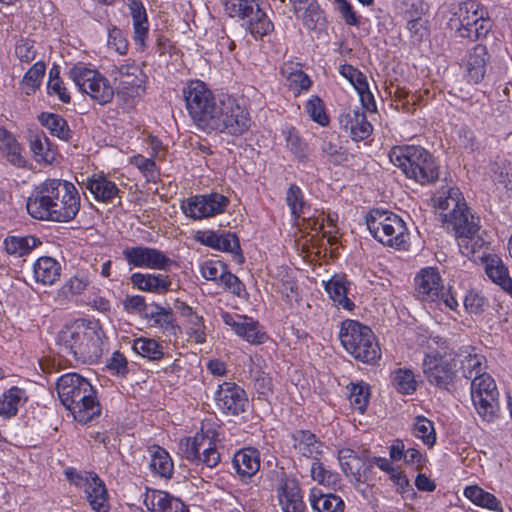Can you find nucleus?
Here are the masks:
<instances>
[{"label": "nucleus", "mask_w": 512, "mask_h": 512, "mask_svg": "<svg viewBox=\"0 0 512 512\" xmlns=\"http://www.w3.org/2000/svg\"><path fill=\"white\" fill-rule=\"evenodd\" d=\"M414 435L420 438L424 444L432 447L436 441L433 422L423 416L416 417L414 422Z\"/></svg>", "instance_id": "48"}, {"label": "nucleus", "mask_w": 512, "mask_h": 512, "mask_svg": "<svg viewBox=\"0 0 512 512\" xmlns=\"http://www.w3.org/2000/svg\"><path fill=\"white\" fill-rule=\"evenodd\" d=\"M341 74L347 78L356 90L366 89L367 80L364 74L351 65H343Z\"/></svg>", "instance_id": "63"}, {"label": "nucleus", "mask_w": 512, "mask_h": 512, "mask_svg": "<svg viewBox=\"0 0 512 512\" xmlns=\"http://www.w3.org/2000/svg\"><path fill=\"white\" fill-rule=\"evenodd\" d=\"M145 504L152 512H189L180 499L161 490H152L147 494Z\"/></svg>", "instance_id": "22"}, {"label": "nucleus", "mask_w": 512, "mask_h": 512, "mask_svg": "<svg viewBox=\"0 0 512 512\" xmlns=\"http://www.w3.org/2000/svg\"><path fill=\"white\" fill-rule=\"evenodd\" d=\"M122 254L127 263L134 267L166 270L173 263L162 251L145 246L126 247Z\"/></svg>", "instance_id": "15"}, {"label": "nucleus", "mask_w": 512, "mask_h": 512, "mask_svg": "<svg viewBox=\"0 0 512 512\" xmlns=\"http://www.w3.org/2000/svg\"><path fill=\"white\" fill-rule=\"evenodd\" d=\"M26 207L35 219L70 222L80 210V195L73 183L48 178L34 187Z\"/></svg>", "instance_id": "1"}, {"label": "nucleus", "mask_w": 512, "mask_h": 512, "mask_svg": "<svg viewBox=\"0 0 512 512\" xmlns=\"http://www.w3.org/2000/svg\"><path fill=\"white\" fill-rule=\"evenodd\" d=\"M86 188L94 195L95 199L102 202H109L119 193L116 184L104 175L88 178Z\"/></svg>", "instance_id": "33"}, {"label": "nucleus", "mask_w": 512, "mask_h": 512, "mask_svg": "<svg viewBox=\"0 0 512 512\" xmlns=\"http://www.w3.org/2000/svg\"><path fill=\"white\" fill-rule=\"evenodd\" d=\"M498 391L493 378L484 373L471 382V398L483 420L492 421L498 411Z\"/></svg>", "instance_id": "11"}, {"label": "nucleus", "mask_w": 512, "mask_h": 512, "mask_svg": "<svg viewBox=\"0 0 512 512\" xmlns=\"http://www.w3.org/2000/svg\"><path fill=\"white\" fill-rule=\"evenodd\" d=\"M295 15L303 21L305 27L314 30L324 24L323 13L316 0H289Z\"/></svg>", "instance_id": "23"}, {"label": "nucleus", "mask_w": 512, "mask_h": 512, "mask_svg": "<svg viewBox=\"0 0 512 512\" xmlns=\"http://www.w3.org/2000/svg\"><path fill=\"white\" fill-rule=\"evenodd\" d=\"M254 0H224V7L230 17L249 18L255 13Z\"/></svg>", "instance_id": "47"}, {"label": "nucleus", "mask_w": 512, "mask_h": 512, "mask_svg": "<svg viewBox=\"0 0 512 512\" xmlns=\"http://www.w3.org/2000/svg\"><path fill=\"white\" fill-rule=\"evenodd\" d=\"M132 348L138 355L151 361L161 360L166 355L164 346L152 338H136L133 341Z\"/></svg>", "instance_id": "39"}, {"label": "nucleus", "mask_w": 512, "mask_h": 512, "mask_svg": "<svg viewBox=\"0 0 512 512\" xmlns=\"http://www.w3.org/2000/svg\"><path fill=\"white\" fill-rule=\"evenodd\" d=\"M187 324V334L189 335L190 339L196 343L205 342V326L203 324V318L197 314L187 320Z\"/></svg>", "instance_id": "60"}, {"label": "nucleus", "mask_w": 512, "mask_h": 512, "mask_svg": "<svg viewBox=\"0 0 512 512\" xmlns=\"http://www.w3.org/2000/svg\"><path fill=\"white\" fill-rule=\"evenodd\" d=\"M286 202L295 218L305 215L306 204L301 189L292 184L286 192Z\"/></svg>", "instance_id": "53"}, {"label": "nucleus", "mask_w": 512, "mask_h": 512, "mask_svg": "<svg viewBox=\"0 0 512 512\" xmlns=\"http://www.w3.org/2000/svg\"><path fill=\"white\" fill-rule=\"evenodd\" d=\"M367 228L383 245L406 249L409 232L401 217L390 211L374 209L366 217Z\"/></svg>", "instance_id": "6"}, {"label": "nucleus", "mask_w": 512, "mask_h": 512, "mask_svg": "<svg viewBox=\"0 0 512 512\" xmlns=\"http://www.w3.org/2000/svg\"><path fill=\"white\" fill-rule=\"evenodd\" d=\"M39 122L46 127L52 135L61 140L69 141L72 138V130L67 121L60 115L43 112L38 116Z\"/></svg>", "instance_id": "37"}, {"label": "nucleus", "mask_w": 512, "mask_h": 512, "mask_svg": "<svg viewBox=\"0 0 512 512\" xmlns=\"http://www.w3.org/2000/svg\"><path fill=\"white\" fill-rule=\"evenodd\" d=\"M213 249L235 254L238 263H242L244 261V257L241 253L239 239L234 233H217L216 243Z\"/></svg>", "instance_id": "46"}, {"label": "nucleus", "mask_w": 512, "mask_h": 512, "mask_svg": "<svg viewBox=\"0 0 512 512\" xmlns=\"http://www.w3.org/2000/svg\"><path fill=\"white\" fill-rule=\"evenodd\" d=\"M464 495L477 506L490 510L501 509L500 501L493 494L483 490L477 485L466 487Z\"/></svg>", "instance_id": "43"}, {"label": "nucleus", "mask_w": 512, "mask_h": 512, "mask_svg": "<svg viewBox=\"0 0 512 512\" xmlns=\"http://www.w3.org/2000/svg\"><path fill=\"white\" fill-rule=\"evenodd\" d=\"M33 270L37 282L52 285L60 277L61 266L54 258L43 256L35 262Z\"/></svg>", "instance_id": "31"}, {"label": "nucleus", "mask_w": 512, "mask_h": 512, "mask_svg": "<svg viewBox=\"0 0 512 512\" xmlns=\"http://www.w3.org/2000/svg\"><path fill=\"white\" fill-rule=\"evenodd\" d=\"M390 94L396 103V108L401 107V109L407 113L414 111V107L419 100V97L415 93H411L406 88L400 86H396L393 91H390Z\"/></svg>", "instance_id": "50"}, {"label": "nucleus", "mask_w": 512, "mask_h": 512, "mask_svg": "<svg viewBox=\"0 0 512 512\" xmlns=\"http://www.w3.org/2000/svg\"><path fill=\"white\" fill-rule=\"evenodd\" d=\"M485 273L495 284L512 296V278L509 276L508 269L502 260L493 256L487 258L485 262Z\"/></svg>", "instance_id": "30"}, {"label": "nucleus", "mask_w": 512, "mask_h": 512, "mask_svg": "<svg viewBox=\"0 0 512 512\" xmlns=\"http://www.w3.org/2000/svg\"><path fill=\"white\" fill-rule=\"evenodd\" d=\"M131 283L142 291L163 294L170 289L171 280L168 275L133 273L130 277Z\"/></svg>", "instance_id": "26"}, {"label": "nucleus", "mask_w": 512, "mask_h": 512, "mask_svg": "<svg viewBox=\"0 0 512 512\" xmlns=\"http://www.w3.org/2000/svg\"><path fill=\"white\" fill-rule=\"evenodd\" d=\"M457 358L456 361L461 364V370L465 378L473 380L486 373L484 371V357L482 355L461 353L457 355Z\"/></svg>", "instance_id": "42"}, {"label": "nucleus", "mask_w": 512, "mask_h": 512, "mask_svg": "<svg viewBox=\"0 0 512 512\" xmlns=\"http://www.w3.org/2000/svg\"><path fill=\"white\" fill-rule=\"evenodd\" d=\"M182 93L193 122L201 130L210 132L212 119L220 106V100L217 101L205 83L199 80L189 82Z\"/></svg>", "instance_id": "8"}, {"label": "nucleus", "mask_w": 512, "mask_h": 512, "mask_svg": "<svg viewBox=\"0 0 512 512\" xmlns=\"http://www.w3.org/2000/svg\"><path fill=\"white\" fill-rule=\"evenodd\" d=\"M249 18V31L255 38H262L274 29L272 21L257 5L255 13Z\"/></svg>", "instance_id": "44"}, {"label": "nucleus", "mask_w": 512, "mask_h": 512, "mask_svg": "<svg viewBox=\"0 0 512 512\" xmlns=\"http://www.w3.org/2000/svg\"><path fill=\"white\" fill-rule=\"evenodd\" d=\"M446 341L441 337H433L428 341L425 357L423 360V373L427 381L439 389L451 391L456 378V363L444 360Z\"/></svg>", "instance_id": "5"}, {"label": "nucleus", "mask_w": 512, "mask_h": 512, "mask_svg": "<svg viewBox=\"0 0 512 512\" xmlns=\"http://www.w3.org/2000/svg\"><path fill=\"white\" fill-rule=\"evenodd\" d=\"M103 338L104 332L97 322L77 320L57 333L56 344L65 357L91 364L102 356Z\"/></svg>", "instance_id": "2"}, {"label": "nucleus", "mask_w": 512, "mask_h": 512, "mask_svg": "<svg viewBox=\"0 0 512 512\" xmlns=\"http://www.w3.org/2000/svg\"><path fill=\"white\" fill-rule=\"evenodd\" d=\"M179 450L182 457L195 465L202 464L208 468H213L220 462V453L211 439L202 433L182 439Z\"/></svg>", "instance_id": "12"}, {"label": "nucleus", "mask_w": 512, "mask_h": 512, "mask_svg": "<svg viewBox=\"0 0 512 512\" xmlns=\"http://www.w3.org/2000/svg\"><path fill=\"white\" fill-rule=\"evenodd\" d=\"M86 499L96 512H108V494L104 482L96 475L84 490Z\"/></svg>", "instance_id": "32"}, {"label": "nucleus", "mask_w": 512, "mask_h": 512, "mask_svg": "<svg viewBox=\"0 0 512 512\" xmlns=\"http://www.w3.org/2000/svg\"><path fill=\"white\" fill-rule=\"evenodd\" d=\"M69 75L80 91L89 95L93 101L100 105H105L112 101L115 95L114 88L109 80L97 70L79 63L71 68Z\"/></svg>", "instance_id": "10"}, {"label": "nucleus", "mask_w": 512, "mask_h": 512, "mask_svg": "<svg viewBox=\"0 0 512 512\" xmlns=\"http://www.w3.org/2000/svg\"><path fill=\"white\" fill-rule=\"evenodd\" d=\"M89 284L85 276L75 275L70 278L59 290V296L68 298L70 296L79 295L85 291Z\"/></svg>", "instance_id": "55"}, {"label": "nucleus", "mask_w": 512, "mask_h": 512, "mask_svg": "<svg viewBox=\"0 0 512 512\" xmlns=\"http://www.w3.org/2000/svg\"><path fill=\"white\" fill-rule=\"evenodd\" d=\"M27 401L25 390L19 387H12L0 397V416L11 418L18 412L20 406Z\"/></svg>", "instance_id": "36"}, {"label": "nucleus", "mask_w": 512, "mask_h": 512, "mask_svg": "<svg viewBox=\"0 0 512 512\" xmlns=\"http://www.w3.org/2000/svg\"><path fill=\"white\" fill-rule=\"evenodd\" d=\"M240 321L241 325L240 328L237 329L236 334L247 342L252 344H262L268 339L267 334L257 321H254L252 318H248L247 316H244Z\"/></svg>", "instance_id": "41"}, {"label": "nucleus", "mask_w": 512, "mask_h": 512, "mask_svg": "<svg viewBox=\"0 0 512 512\" xmlns=\"http://www.w3.org/2000/svg\"><path fill=\"white\" fill-rule=\"evenodd\" d=\"M339 339L345 350L363 363H374L381 356L373 331L358 321L349 319L343 321Z\"/></svg>", "instance_id": "4"}, {"label": "nucleus", "mask_w": 512, "mask_h": 512, "mask_svg": "<svg viewBox=\"0 0 512 512\" xmlns=\"http://www.w3.org/2000/svg\"><path fill=\"white\" fill-rule=\"evenodd\" d=\"M117 83L116 96L123 104L131 106L134 98L143 91L144 74L135 64H125L112 71Z\"/></svg>", "instance_id": "13"}, {"label": "nucleus", "mask_w": 512, "mask_h": 512, "mask_svg": "<svg viewBox=\"0 0 512 512\" xmlns=\"http://www.w3.org/2000/svg\"><path fill=\"white\" fill-rule=\"evenodd\" d=\"M217 284L222 285L224 288L238 296L240 295L243 286L239 278L229 272L227 267L220 272Z\"/></svg>", "instance_id": "62"}, {"label": "nucleus", "mask_w": 512, "mask_h": 512, "mask_svg": "<svg viewBox=\"0 0 512 512\" xmlns=\"http://www.w3.org/2000/svg\"><path fill=\"white\" fill-rule=\"evenodd\" d=\"M320 150L323 157L333 164L340 165L348 161V154L340 145L339 139L334 135L321 138Z\"/></svg>", "instance_id": "40"}, {"label": "nucleus", "mask_w": 512, "mask_h": 512, "mask_svg": "<svg viewBox=\"0 0 512 512\" xmlns=\"http://www.w3.org/2000/svg\"><path fill=\"white\" fill-rule=\"evenodd\" d=\"M215 400L217 407L227 415L243 413L249 403L245 390L233 382L219 385Z\"/></svg>", "instance_id": "16"}, {"label": "nucleus", "mask_w": 512, "mask_h": 512, "mask_svg": "<svg viewBox=\"0 0 512 512\" xmlns=\"http://www.w3.org/2000/svg\"><path fill=\"white\" fill-rule=\"evenodd\" d=\"M489 58L486 46L477 44L473 47L467 60V75L472 82L478 83L483 79Z\"/></svg>", "instance_id": "29"}, {"label": "nucleus", "mask_w": 512, "mask_h": 512, "mask_svg": "<svg viewBox=\"0 0 512 512\" xmlns=\"http://www.w3.org/2000/svg\"><path fill=\"white\" fill-rule=\"evenodd\" d=\"M30 148L35 155L36 161L51 163L55 159V153L50 147V142L45 134H36L30 140Z\"/></svg>", "instance_id": "45"}, {"label": "nucleus", "mask_w": 512, "mask_h": 512, "mask_svg": "<svg viewBox=\"0 0 512 512\" xmlns=\"http://www.w3.org/2000/svg\"><path fill=\"white\" fill-rule=\"evenodd\" d=\"M41 244V241L31 235L27 236H8L4 240L5 251L9 255L22 257L29 254L35 247Z\"/></svg>", "instance_id": "38"}, {"label": "nucleus", "mask_w": 512, "mask_h": 512, "mask_svg": "<svg viewBox=\"0 0 512 512\" xmlns=\"http://www.w3.org/2000/svg\"><path fill=\"white\" fill-rule=\"evenodd\" d=\"M97 474L93 472L87 471H78L75 468H67L65 470V476L67 480L74 484L77 487L85 488L88 486L92 478H94Z\"/></svg>", "instance_id": "59"}, {"label": "nucleus", "mask_w": 512, "mask_h": 512, "mask_svg": "<svg viewBox=\"0 0 512 512\" xmlns=\"http://www.w3.org/2000/svg\"><path fill=\"white\" fill-rule=\"evenodd\" d=\"M67 409L79 423L86 424L98 417L101 413V407L94 387L90 384V392L81 393Z\"/></svg>", "instance_id": "20"}, {"label": "nucleus", "mask_w": 512, "mask_h": 512, "mask_svg": "<svg viewBox=\"0 0 512 512\" xmlns=\"http://www.w3.org/2000/svg\"><path fill=\"white\" fill-rule=\"evenodd\" d=\"M443 194L445 197L438 199V208L447 211L442 213V219L447 224V228L452 229L457 238L478 233V218L469 212L460 190L450 187Z\"/></svg>", "instance_id": "7"}, {"label": "nucleus", "mask_w": 512, "mask_h": 512, "mask_svg": "<svg viewBox=\"0 0 512 512\" xmlns=\"http://www.w3.org/2000/svg\"><path fill=\"white\" fill-rule=\"evenodd\" d=\"M309 500L314 510L318 512H343L345 504L335 494H324L320 489L313 488L310 491Z\"/></svg>", "instance_id": "34"}, {"label": "nucleus", "mask_w": 512, "mask_h": 512, "mask_svg": "<svg viewBox=\"0 0 512 512\" xmlns=\"http://www.w3.org/2000/svg\"><path fill=\"white\" fill-rule=\"evenodd\" d=\"M369 395L367 387L353 384L350 389V402L355 409L363 413L368 405Z\"/></svg>", "instance_id": "58"}, {"label": "nucleus", "mask_w": 512, "mask_h": 512, "mask_svg": "<svg viewBox=\"0 0 512 512\" xmlns=\"http://www.w3.org/2000/svg\"><path fill=\"white\" fill-rule=\"evenodd\" d=\"M484 244V241L473 233L472 235H463L458 238L460 252L467 257L474 255Z\"/></svg>", "instance_id": "57"}, {"label": "nucleus", "mask_w": 512, "mask_h": 512, "mask_svg": "<svg viewBox=\"0 0 512 512\" xmlns=\"http://www.w3.org/2000/svg\"><path fill=\"white\" fill-rule=\"evenodd\" d=\"M306 111L313 121L317 122L321 126L329 124V118L325 113L323 101L319 97L313 96L307 101Z\"/></svg>", "instance_id": "56"}, {"label": "nucleus", "mask_w": 512, "mask_h": 512, "mask_svg": "<svg viewBox=\"0 0 512 512\" xmlns=\"http://www.w3.org/2000/svg\"><path fill=\"white\" fill-rule=\"evenodd\" d=\"M350 281L345 275H334L325 283V290L329 294L332 301L340 308L351 311L354 308L353 301L348 298L347 294L350 289Z\"/></svg>", "instance_id": "25"}, {"label": "nucleus", "mask_w": 512, "mask_h": 512, "mask_svg": "<svg viewBox=\"0 0 512 512\" xmlns=\"http://www.w3.org/2000/svg\"><path fill=\"white\" fill-rule=\"evenodd\" d=\"M415 290L424 302L439 301L444 286L438 271L432 267L422 269L415 277Z\"/></svg>", "instance_id": "18"}, {"label": "nucleus", "mask_w": 512, "mask_h": 512, "mask_svg": "<svg viewBox=\"0 0 512 512\" xmlns=\"http://www.w3.org/2000/svg\"><path fill=\"white\" fill-rule=\"evenodd\" d=\"M232 465L243 479H250L260 468L259 453L255 449H243L234 454Z\"/></svg>", "instance_id": "27"}, {"label": "nucleus", "mask_w": 512, "mask_h": 512, "mask_svg": "<svg viewBox=\"0 0 512 512\" xmlns=\"http://www.w3.org/2000/svg\"><path fill=\"white\" fill-rule=\"evenodd\" d=\"M45 74V64L43 62L35 63L24 75L22 80L25 93L30 95L40 86L41 80Z\"/></svg>", "instance_id": "49"}, {"label": "nucleus", "mask_w": 512, "mask_h": 512, "mask_svg": "<svg viewBox=\"0 0 512 512\" xmlns=\"http://www.w3.org/2000/svg\"><path fill=\"white\" fill-rule=\"evenodd\" d=\"M56 389L61 403L67 408L81 393L90 392V382L77 373H67L57 380Z\"/></svg>", "instance_id": "19"}, {"label": "nucleus", "mask_w": 512, "mask_h": 512, "mask_svg": "<svg viewBox=\"0 0 512 512\" xmlns=\"http://www.w3.org/2000/svg\"><path fill=\"white\" fill-rule=\"evenodd\" d=\"M15 54L22 62H32L36 57L34 42L29 39L19 40L15 47Z\"/></svg>", "instance_id": "61"}, {"label": "nucleus", "mask_w": 512, "mask_h": 512, "mask_svg": "<svg viewBox=\"0 0 512 512\" xmlns=\"http://www.w3.org/2000/svg\"><path fill=\"white\" fill-rule=\"evenodd\" d=\"M229 199L219 193L196 195L187 198L182 203V210L186 216L201 220L213 217L225 211Z\"/></svg>", "instance_id": "14"}, {"label": "nucleus", "mask_w": 512, "mask_h": 512, "mask_svg": "<svg viewBox=\"0 0 512 512\" xmlns=\"http://www.w3.org/2000/svg\"><path fill=\"white\" fill-rule=\"evenodd\" d=\"M338 460L346 475L356 476L360 474L361 461L353 450L348 448L341 449L338 453Z\"/></svg>", "instance_id": "54"}, {"label": "nucleus", "mask_w": 512, "mask_h": 512, "mask_svg": "<svg viewBox=\"0 0 512 512\" xmlns=\"http://www.w3.org/2000/svg\"><path fill=\"white\" fill-rule=\"evenodd\" d=\"M293 448L298 454L313 460H320L327 448L326 445L317 439L316 435L309 430H297L292 434Z\"/></svg>", "instance_id": "21"}, {"label": "nucleus", "mask_w": 512, "mask_h": 512, "mask_svg": "<svg viewBox=\"0 0 512 512\" xmlns=\"http://www.w3.org/2000/svg\"><path fill=\"white\" fill-rule=\"evenodd\" d=\"M211 131L239 136L250 127L249 113L235 98L220 99V106L212 119Z\"/></svg>", "instance_id": "9"}, {"label": "nucleus", "mask_w": 512, "mask_h": 512, "mask_svg": "<svg viewBox=\"0 0 512 512\" xmlns=\"http://www.w3.org/2000/svg\"><path fill=\"white\" fill-rule=\"evenodd\" d=\"M129 10L133 19L134 41L140 49L145 48V40L148 35V19L146 10L139 0H128Z\"/></svg>", "instance_id": "28"}, {"label": "nucleus", "mask_w": 512, "mask_h": 512, "mask_svg": "<svg viewBox=\"0 0 512 512\" xmlns=\"http://www.w3.org/2000/svg\"><path fill=\"white\" fill-rule=\"evenodd\" d=\"M338 120L340 127L345 131H349L354 141L368 138L373 131V126L367 120L365 113L358 108L349 107L344 109L340 113Z\"/></svg>", "instance_id": "17"}, {"label": "nucleus", "mask_w": 512, "mask_h": 512, "mask_svg": "<svg viewBox=\"0 0 512 512\" xmlns=\"http://www.w3.org/2000/svg\"><path fill=\"white\" fill-rule=\"evenodd\" d=\"M278 500L283 512H303L305 505L300 488L294 480H285L278 488Z\"/></svg>", "instance_id": "24"}, {"label": "nucleus", "mask_w": 512, "mask_h": 512, "mask_svg": "<svg viewBox=\"0 0 512 512\" xmlns=\"http://www.w3.org/2000/svg\"><path fill=\"white\" fill-rule=\"evenodd\" d=\"M389 158L394 166L403 171L406 177L422 185L433 183L439 177L438 166L434 157L421 146L393 147L389 152Z\"/></svg>", "instance_id": "3"}, {"label": "nucleus", "mask_w": 512, "mask_h": 512, "mask_svg": "<svg viewBox=\"0 0 512 512\" xmlns=\"http://www.w3.org/2000/svg\"><path fill=\"white\" fill-rule=\"evenodd\" d=\"M131 163L136 166L148 180H155L157 173L154 160L142 155H137L132 158Z\"/></svg>", "instance_id": "64"}, {"label": "nucleus", "mask_w": 512, "mask_h": 512, "mask_svg": "<svg viewBox=\"0 0 512 512\" xmlns=\"http://www.w3.org/2000/svg\"><path fill=\"white\" fill-rule=\"evenodd\" d=\"M393 385L402 394H411L417 387L413 372L403 369H399L394 373Z\"/></svg>", "instance_id": "52"}, {"label": "nucleus", "mask_w": 512, "mask_h": 512, "mask_svg": "<svg viewBox=\"0 0 512 512\" xmlns=\"http://www.w3.org/2000/svg\"><path fill=\"white\" fill-rule=\"evenodd\" d=\"M286 146L299 160L307 158V145L300 138L294 127H289L284 131Z\"/></svg>", "instance_id": "51"}, {"label": "nucleus", "mask_w": 512, "mask_h": 512, "mask_svg": "<svg viewBox=\"0 0 512 512\" xmlns=\"http://www.w3.org/2000/svg\"><path fill=\"white\" fill-rule=\"evenodd\" d=\"M150 468L160 477L169 479L173 475L174 465L169 453L162 447L154 445L149 448Z\"/></svg>", "instance_id": "35"}]
</instances>
